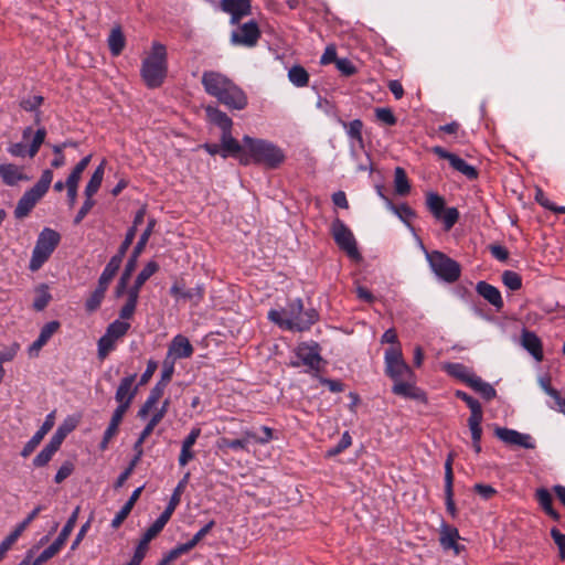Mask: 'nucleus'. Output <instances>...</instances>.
I'll use <instances>...</instances> for the list:
<instances>
[{"mask_svg": "<svg viewBox=\"0 0 565 565\" xmlns=\"http://www.w3.org/2000/svg\"><path fill=\"white\" fill-rule=\"evenodd\" d=\"M105 164H106V160H103L100 162V164L96 168L94 173L92 174L88 183L86 184L85 196H88V199L93 198L94 194L97 193V191L99 190V188L102 185V182L104 179V173H105Z\"/></svg>", "mask_w": 565, "mask_h": 565, "instance_id": "nucleus-31", "label": "nucleus"}, {"mask_svg": "<svg viewBox=\"0 0 565 565\" xmlns=\"http://www.w3.org/2000/svg\"><path fill=\"white\" fill-rule=\"evenodd\" d=\"M135 380L136 374H132L120 381L115 394V399L118 405L130 407L137 392V387H134Z\"/></svg>", "mask_w": 565, "mask_h": 565, "instance_id": "nucleus-21", "label": "nucleus"}, {"mask_svg": "<svg viewBox=\"0 0 565 565\" xmlns=\"http://www.w3.org/2000/svg\"><path fill=\"white\" fill-rule=\"evenodd\" d=\"M337 70L344 76H352L356 73V67L349 58H339L335 61Z\"/></svg>", "mask_w": 565, "mask_h": 565, "instance_id": "nucleus-60", "label": "nucleus"}, {"mask_svg": "<svg viewBox=\"0 0 565 565\" xmlns=\"http://www.w3.org/2000/svg\"><path fill=\"white\" fill-rule=\"evenodd\" d=\"M154 225H156V220L154 218H150L149 222H148V225H147V228L143 231V233L140 235V238L138 241V243L136 244V246L134 247V250L125 266V269L116 285V288H115V297L116 298H120L127 290V286H128V282L131 278V275L132 273L135 271L136 267H137V262H138V257L140 256V254L142 253V250L145 249L148 241H149V237L151 236L152 234V231L154 228Z\"/></svg>", "mask_w": 565, "mask_h": 565, "instance_id": "nucleus-6", "label": "nucleus"}, {"mask_svg": "<svg viewBox=\"0 0 565 565\" xmlns=\"http://www.w3.org/2000/svg\"><path fill=\"white\" fill-rule=\"evenodd\" d=\"M477 292L484 298L490 305H492L497 310H501L503 308V300L501 297V292L499 289L486 281H479L476 286Z\"/></svg>", "mask_w": 565, "mask_h": 565, "instance_id": "nucleus-23", "label": "nucleus"}, {"mask_svg": "<svg viewBox=\"0 0 565 565\" xmlns=\"http://www.w3.org/2000/svg\"><path fill=\"white\" fill-rule=\"evenodd\" d=\"M189 478H190V473L186 472L184 475V477L182 478V480H180V482L175 487V489L170 498V501H169V504H171L172 507L177 508L179 505L180 500H181V494L184 491V488L189 481Z\"/></svg>", "mask_w": 565, "mask_h": 565, "instance_id": "nucleus-56", "label": "nucleus"}, {"mask_svg": "<svg viewBox=\"0 0 565 565\" xmlns=\"http://www.w3.org/2000/svg\"><path fill=\"white\" fill-rule=\"evenodd\" d=\"M54 451H52L49 447L45 446L33 459V465L35 467L46 466L54 456Z\"/></svg>", "mask_w": 565, "mask_h": 565, "instance_id": "nucleus-61", "label": "nucleus"}, {"mask_svg": "<svg viewBox=\"0 0 565 565\" xmlns=\"http://www.w3.org/2000/svg\"><path fill=\"white\" fill-rule=\"evenodd\" d=\"M194 352L193 345L189 339L182 334H177L168 347L166 358L177 361L179 359H189Z\"/></svg>", "mask_w": 565, "mask_h": 565, "instance_id": "nucleus-19", "label": "nucleus"}, {"mask_svg": "<svg viewBox=\"0 0 565 565\" xmlns=\"http://www.w3.org/2000/svg\"><path fill=\"white\" fill-rule=\"evenodd\" d=\"M503 284L511 290H519L522 287L521 276L512 270H505L502 274Z\"/></svg>", "mask_w": 565, "mask_h": 565, "instance_id": "nucleus-48", "label": "nucleus"}, {"mask_svg": "<svg viewBox=\"0 0 565 565\" xmlns=\"http://www.w3.org/2000/svg\"><path fill=\"white\" fill-rule=\"evenodd\" d=\"M43 510L42 505L35 507L29 515L17 525V527L0 543V561L4 557L6 553L15 543L20 535L25 531L30 523L40 514Z\"/></svg>", "mask_w": 565, "mask_h": 565, "instance_id": "nucleus-16", "label": "nucleus"}, {"mask_svg": "<svg viewBox=\"0 0 565 565\" xmlns=\"http://www.w3.org/2000/svg\"><path fill=\"white\" fill-rule=\"evenodd\" d=\"M288 78L297 87H305L309 83V74L305 67L300 65H294L288 71Z\"/></svg>", "mask_w": 565, "mask_h": 565, "instance_id": "nucleus-37", "label": "nucleus"}, {"mask_svg": "<svg viewBox=\"0 0 565 565\" xmlns=\"http://www.w3.org/2000/svg\"><path fill=\"white\" fill-rule=\"evenodd\" d=\"M494 435L509 446H518L524 449H534L535 441L530 434H523L507 427H497Z\"/></svg>", "mask_w": 565, "mask_h": 565, "instance_id": "nucleus-15", "label": "nucleus"}, {"mask_svg": "<svg viewBox=\"0 0 565 565\" xmlns=\"http://www.w3.org/2000/svg\"><path fill=\"white\" fill-rule=\"evenodd\" d=\"M426 205L436 218H441V212L445 210V200L437 193L429 192L426 195Z\"/></svg>", "mask_w": 565, "mask_h": 565, "instance_id": "nucleus-35", "label": "nucleus"}, {"mask_svg": "<svg viewBox=\"0 0 565 565\" xmlns=\"http://www.w3.org/2000/svg\"><path fill=\"white\" fill-rule=\"evenodd\" d=\"M159 269V265L151 260L149 262L142 270L138 274L135 284L137 287H142V285Z\"/></svg>", "mask_w": 565, "mask_h": 565, "instance_id": "nucleus-45", "label": "nucleus"}, {"mask_svg": "<svg viewBox=\"0 0 565 565\" xmlns=\"http://www.w3.org/2000/svg\"><path fill=\"white\" fill-rule=\"evenodd\" d=\"M201 83L210 96L215 97L230 109L243 110L247 106L245 92L226 75L216 71L202 74Z\"/></svg>", "mask_w": 565, "mask_h": 565, "instance_id": "nucleus-1", "label": "nucleus"}, {"mask_svg": "<svg viewBox=\"0 0 565 565\" xmlns=\"http://www.w3.org/2000/svg\"><path fill=\"white\" fill-rule=\"evenodd\" d=\"M535 498L540 504V507L544 510V512L551 516L553 520L558 521L561 515L553 508V498L550 491L545 488H540L535 492Z\"/></svg>", "mask_w": 565, "mask_h": 565, "instance_id": "nucleus-29", "label": "nucleus"}, {"mask_svg": "<svg viewBox=\"0 0 565 565\" xmlns=\"http://www.w3.org/2000/svg\"><path fill=\"white\" fill-rule=\"evenodd\" d=\"M298 361L291 362V365L298 367L307 366L309 370L318 371L322 358L320 355V347L316 342H301L295 350Z\"/></svg>", "mask_w": 565, "mask_h": 565, "instance_id": "nucleus-13", "label": "nucleus"}, {"mask_svg": "<svg viewBox=\"0 0 565 565\" xmlns=\"http://www.w3.org/2000/svg\"><path fill=\"white\" fill-rule=\"evenodd\" d=\"M44 98L40 95H35L32 97L23 98L20 102V107L24 109L25 111H35V122H40V111L39 107L43 104Z\"/></svg>", "mask_w": 565, "mask_h": 565, "instance_id": "nucleus-41", "label": "nucleus"}, {"mask_svg": "<svg viewBox=\"0 0 565 565\" xmlns=\"http://www.w3.org/2000/svg\"><path fill=\"white\" fill-rule=\"evenodd\" d=\"M362 128L363 122L360 119L352 120L348 127V135L352 139H355L361 146L363 145Z\"/></svg>", "mask_w": 565, "mask_h": 565, "instance_id": "nucleus-59", "label": "nucleus"}, {"mask_svg": "<svg viewBox=\"0 0 565 565\" xmlns=\"http://www.w3.org/2000/svg\"><path fill=\"white\" fill-rule=\"evenodd\" d=\"M167 72V49L163 44L153 42L150 54L142 61V79L149 88H157L162 85Z\"/></svg>", "mask_w": 565, "mask_h": 565, "instance_id": "nucleus-4", "label": "nucleus"}, {"mask_svg": "<svg viewBox=\"0 0 565 565\" xmlns=\"http://www.w3.org/2000/svg\"><path fill=\"white\" fill-rule=\"evenodd\" d=\"M92 159V154H88L84 157L72 170L70 175L67 177L66 181L73 182V183H79L81 178L87 166L89 164Z\"/></svg>", "mask_w": 565, "mask_h": 565, "instance_id": "nucleus-46", "label": "nucleus"}, {"mask_svg": "<svg viewBox=\"0 0 565 565\" xmlns=\"http://www.w3.org/2000/svg\"><path fill=\"white\" fill-rule=\"evenodd\" d=\"M387 207L393 211L403 222L408 223V221L415 217V212L407 205H394L390 199H385Z\"/></svg>", "mask_w": 565, "mask_h": 565, "instance_id": "nucleus-42", "label": "nucleus"}, {"mask_svg": "<svg viewBox=\"0 0 565 565\" xmlns=\"http://www.w3.org/2000/svg\"><path fill=\"white\" fill-rule=\"evenodd\" d=\"M539 384L541 388L553 398L555 405H551L552 408L559 413H564L565 411V397L563 398L557 390L552 387L551 377L550 376H541L539 379Z\"/></svg>", "mask_w": 565, "mask_h": 565, "instance_id": "nucleus-28", "label": "nucleus"}, {"mask_svg": "<svg viewBox=\"0 0 565 565\" xmlns=\"http://www.w3.org/2000/svg\"><path fill=\"white\" fill-rule=\"evenodd\" d=\"M204 298V286L196 285L194 288L185 290L182 294V299L191 301L194 306H198Z\"/></svg>", "mask_w": 565, "mask_h": 565, "instance_id": "nucleus-50", "label": "nucleus"}, {"mask_svg": "<svg viewBox=\"0 0 565 565\" xmlns=\"http://www.w3.org/2000/svg\"><path fill=\"white\" fill-rule=\"evenodd\" d=\"M260 431H265V436H258V434L246 429L243 431L242 440H246V447L248 446V443L250 440H254L255 443L265 445L268 444L273 439V429L268 426H263L260 428Z\"/></svg>", "mask_w": 565, "mask_h": 565, "instance_id": "nucleus-38", "label": "nucleus"}, {"mask_svg": "<svg viewBox=\"0 0 565 565\" xmlns=\"http://www.w3.org/2000/svg\"><path fill=\"white\" fill-rule=\"evenodd\" d=\"M246 153L241 158V164H260L266 169H277L286 160L285 151L267 139L244 136L242 139Z\"/></svg>", "mask_w": 565, "mask_h": 565, "instance_id": "nucleus-2", "label": "nucleus"}, {"mask_svg": "<svg viewBox=\"0 0 565 565\" xmlns=\"http://www.w3.org/2000/svg\"><path fill=\"white\" fill-rule=\"evenodd\" d=\"M174 363L175 362L171 359L164 358L162 363L161 379L159 381L161 384L168 385L171 381L174 372Z\"/></svg>", "mask_w": 565, "mask_h": 565, "instance_id": "nucleus-57", "label": "nucleus"}, {"mask_svg": "<svg viewBox=\"0 0 565 565\" xmlns=\"http://www.w3.org/2000/svg\"><path fill=\"white\" fill-rule=\"evenodd\" d=\"M94 204H95V201L93 200V198L88 199V196H86L85 202L83 203V205L81 206V209L78 210V212L74 218L75 225H78L85 218V216L93 209Z\"/></svg>", "mask_w": 565, "mask_h": 565, "instance_id": "nucleus-63", "label": "nucleus"}, {"mask_svg": "<svg viewBox=\"0 0 565 565\" xmlns=\"http://www.w3.org/2000/svg\"><path fill=\"white\" fill-rule=\"evenodd\" d=\"M166 386L167 385H163L160 382L154 385L146 402L138 411V417L146 418L148 416V414L156 407L159 399L162 397Z\"/></svg>", "mask_w": 565, "mask_h": 565, "instance_id": "nucleus-26", "label": "nucleus"}, {"mask_svg": "<svg viewBox=\"0 0 565 565\" xmlns=\"http://www.w3.org/2000/svg\"><path fill=\"white\" fill-rule=\"evenodd\" d=\"M118 267H116L114 264L107 263L106 267L104 268L99 279H98V287L107 290L110 281L115 277L116 273L118 271Z\"/></svg>", "mask_w": 565, "mask_h": 565, "instance_id": "nucleus-47", "label": "nucleus"}, {"mask_svg": "<svg viewBox=\"0 0 565 565\" xmlns=\"http://www.w3.org/2000/svg\"><path fill=\"white\" fill-rule=\"evenodd\" d=\"M221 157L227 158V157H235L241 162V158L243 154L246 153V147L243 143V146L236 140L233 136L231 130L226 132H222L221 136Z\"/></svg>", "mask_w": 565, "mask_h": 565, "instance_id": "nucleus-22", "label": "nucleus"}, {"mask_svg": "<svg viewBox=\"0 0 565 565\" xmlns=\"http://www.w3.org/2000/svg\"><path fill=\"white\" fill-rule=\"evenodd\" d=\"M460 539L457 527L441 523L439 542L444 550H452L456 555H459L463 550L462 545L458 544Z\"/></svg>", "mask_w": 565, "mask_h": 565, "instance_id": "nucleus-20", "label": "nucleus"}, {"mask_svg": "<svg viewBox=\"0 0 565 565\" xmlns=\"http://www.w3.org/2000/svg\"><path fill=\"white\" fill-rule=\"evenodd\" d=\"M129 329L130 323L127 321L115 320L108 324L105 334L97 342L98 359L105 360L115 350L117 342L127 334Z\"/></svg>", "mask_w": 565, "mask_h": 565, "instance_id": "nucleus-10", "label": "nucleus"}, {"mask_svg": "<svg viewBox=\"0 0 565 565\" xmlns=\"http://www.w3.org/2000/svg\"><path fill=\"white\" fill-rule=\"evenodd\" d=\"M131 510H132V508H131L130 503H125L124 507L117 512V514L115 515V518L111 521L113 529H118L124 523V521L128 518Z\"/></svg>", "mask_w": 565, "mask_h": 565, "instance_id": "nucleus-62", "label": "nucleus"}, {"mask_svg": "<svg viewBox=\"0 0 565 565\" xmlns=\"http://www.w3.org/2000/svg\"><path fill=\"white\" fill-rule=\"evenodd\" d=\"M43 438H44V436L38 430L32 436V438L24 445V447L21 451V456L24 458L29 457L35 450V448L41 444Z\"/></svg>", "mask_w": 565, "mask_h": 565, "instance_id": "nucleus-58", "label": "nucleus"}, {"mask_svg": "<svg viewBox=\"0 0 565 565\" xmlns=\"http://www.w3.org/2000/svg\"><path fill=\"white\" fill-rule=\"evenodd\" d=\"M394 183H395V191L399 195H406L411 190V185H409L406 172L401 167H397L395 169Z\"/></svg>", "mask_w": 565, "mask_h": 565, "instance_id": "nucleus-40", "label": "nucleus"}, {"mask_svg": "<svg viewBox=\"0 0 565 565\" xmlns=\"http://www.w3.org/2000/svg\"><path fill=\"white\" fill-rule=\"evenodd\" d=\"M142 456V451L139 450L138 454L134 457L129 466L119 475L117 481H116V488H120L124 486V483L127 481V479L132 473L135 467L137 466L138 461L140 460Z\"/></svg>", "mask_w": 565, "mask_h": 565, "instance_id": "nucleus-53", "label": "nucleus"}, {"mask_svg": "<svg viewBox=\"0 0 565 565\" xmlns=\"http://www.w3.org/2000/svg\"><path fill=\"white\" fill-rule=\"evenodd\" d=\"M385 373L394 382L412 380L413 371L403 359L401 347H391L385 351Z\"/></svg>", "mask_w": 565, "mask_h": 565, "instance_id": "nucleus-11", "label": "nucleus"}, {"mask_svg": "<svg viewBox=\"0 0 565 565\" xmlns=\"http://www.w3.org/2000/svg\"><path fill=\"white\" fill-rule=\"evenodd\" d=\"M331 233L337 245L353 259L360 258L356 241L350 228L340 220L335 218L331 225Z\"/></svg>", "mask_w": 565, "mask_h": 565, "instance_id": "nucleus-12", "label": "nucleus"}, {"mask_svg": "<svg viewBox=\"0 0 565 565\" xmlns=\"http://www.w3.org/2000/svg\"><path fill=\"white\" fill-rule=\"evenodd\" d=\"M206 114L209 119L222 129V132H226L232 129L233 121L224 111L214 107H207Z\"/></svg>", "mask_w": 565, "mask_h": 565, "instance_id": "nucleus-32", "label": "nucleus"}, {"mask_svg": "<svg viewBox=\"0 0 565 565\" xmlns=\"http://www.w3.org/2000/svg\"><path fill=\"white\" fill-rule=\"evenodd\" d=\"M376 119L385 125L394 126L396 124V117L391 108L382 107L375 109Z\"/></svg>", "mask_w": 565, "mask_h": 565, "instance_id": "nucleus-55", "label": "nucleus"}, {"mask_svg": "<svg viewBox=\"0 0 565 565\" xmlns=\"http://www.w3.org/2000/svg\"><path fill=\"white\" fill-rule=\"evenodd\" d=\"M31 136L32 140L29 146H26L24 142L9 143L7 148L8 153L14 158L29 157L30 159H33L45 141L46 130L44 127H41L33 134L32 127H25L22 130V139L28 140Z\"/></svg>", "mask_w": 565, "mask_h": 565, "instance_id": "nucleus-9", "label": "nucleus"}, {"mask_svg": "<svg viewBox=\"0 0 565 565\" xmlns=\"http://www.w3.org/2000/svg\"><path fill=\"white\" fill-rule=\"evenodd\" d=\"M0 178L3 184L8 186H15L20 182H28L31 178L25 173L23 166L14 163H0Z\"/></svg>", "mask_w": 565, "mask_h": 565, "instance_id": "nucleus-17", "label": "nucleus"}, {"mask_svg": "<svg viewBox=\"0 0 565 565\" xmlns=\"http://www.w3.org/2000/svg\"><path fill=\"white\" fill-rule=\"evenodd\" d=\"M53 180L51 169L42 171L39 181L26 190L17 203L14 216L18 220L26 217L36 203L46 194Z\"/></svg>", "mask_w": 565, "mask_h": 565, "instance_id": "nucleus-5", "label": "nucleus"}, {"mask_svg": "<svg viewBox=\"0 0 565 565\" xmlns=\"http://www.w3.org/2000/svg\"><path fill=\"white\" fill-rule=\"evenodd\" d=\"M72 143H68V142H63L61 145H54L52 147V150L55 154V158L51 161V167L52 168H55V169H58L63 166H65L66 163V160H65V156L63 153V150L67 147V146H71Z\"/></svg>", "mask_w": 565, "mask_h": 565, "instance_id": "nucleus-52", "label": "nucleus"}, {"mask_svg": "<svg viewBox=\"0 0 565 565\" xmlns=\"http://www.w3.org/2000/svg\"><path fill=\"white\" fill-rule=\"evenodd\" d=\"M551 536L559 550L561 559H565V534L559 532L556 527L551 530Z\"/></svg>", "mask_w": 565, "mask_h": 565, "instance_id": "nucleus-64", "label": "nucleus"}, {"mask_svg": "<svg viewBox=\"0 0 565 565\" xmlns=\"http://www.w3.org/2000/svg\"><path fill=\"white\" fill-rule=\"evenodd\" d=\"M523 348L537 361L543 360V348L541 339L531 331L524 330L521 337Z\"/></svg>", "mask_w": 565, "mask_h": 565, "instance_id": "nucleus-24", "label": "nucleus"}, {"mask_svg": "<svg viewBox=\"0 0 565 565\" xmlns=\"http://www.w3.org/2000/svg\"><path fill=\"white\" fill-rule=\"evenodd\" d=\"M78 514H79V507H76L75 510L73 511V513L71 514V516L68 518L67 522L63 526L62 531L60 532L57 537L60 540H62L64 543L67 541L70 534L72 533V531L76 524Z\"/></svg>", "mask_w": 565, "mask_h": 565, "instance_id": "nucleus-49", "label": "nucleus"}, {"mask_svg": "<svg viewBox=\"0 0 565 565\" xmlns=\"http://www.w3.org/2000/svg\"><path fill=\"white\" fill-rule=\"evenodd\" d=\"M455 395L459 399L463 401L467 404V406L470 408L471 414L468 418V425L476 424V423H482L483 413H482L481 404L476 398H473L472 396L467 394L466 392L457 391L455 393Z\"/></svg>", "mask_w": 565, "mask_h": 565, "instance_id": "nucleus-25", "label": "nucleus"}, {"mask_svg": "<svg viewBox=\"0 0 565 565\" xmlns=\"http://www.w3.org/2000/svg\"><path fill=\"white\" fill-rule=\"evenodd\" d=\"M126 45L125 35L120 29V26H116L111 29L110 34L108 36V46L114 56H118Z\"/></svg>", "mask_w": 565, "mask_h": 565, "instance_id": "nucleus-33", "label": "nucleus"}, {"mask_svg": "<svg viewBox=\"0 0 565 565\" xmlns=\"http://www.w3.org/2000/svg\"><path fill=\"white\" fill-rule=\"evenodd\" d=\"M394 394L403 397L419 399L423 397V392L417 388L411 380H399L394 382L392 387Z\"/></svg>", "mask_w": 565, "mask_h": 565, "instance_id": "nucleus-27", "label": "nucleus"}, {"mask_svg": "<svg viewBox=\"0 0 565 565\" xmlns=\"http://www.w3.org/2000/svg\"><path fill=\"white\" fill-rule=\"evenodd\" d=\"M469 429L471 433L472 447L476 454L481 452V437H482V427L481 423L469 424Z\"/></svg>", "mask_w": 565, "mask_h": 565, "instance_id": "nucleus-54", "label": "nucleus"}, {"mask_svg": "<svg viewBox=\"0 0 565 565\" xmlns=\"http://www.w3.org/2000/svg\"><path fill=\"white\" fill-rule=\"evenodd\" d=\"M444 369L449 375L459 379L467 385L469 383V379H472L475 375V373L469 367L461 363H448Z\"/></svg>", "mask_w": 565, "mask_h": 565, "instance_id": "nucleus-34", "label": "nucleus"}, {"mask_svg": "<svg viewBox=\"0 0 565 565\" xmlns=\"http://www.w3.org/2000/svg\"><path fill=\"white\" fill-rule=\"evenodd\" d=\"M468 386L479 393L487 401L494 398L497 395L494 387L476 374L472 379H469Z\"/></svg>", "mask_w": 565, "mask_h": 565, "instance_id": "nucleus-30", "label": "nucleus"}, {"mask_svg": "<svg viewBox=\"0 0 565 565\" xmlns=\"http://www.w3.org/2000/svg\"><path fill=\"white\" fill-rule=\"evenodd\" d=\"M216 447L220 450H246V440L238 439H230L226 437H221L216 441Z\"/></svg>", "mask_w": 565, "mask_h": 565, "instance_id": "nucleus-43", "label": "nucleus"}, {"mask_svg": "<svg viewBox=\"0 0 565 565\" xmlns=\"http://www.w3.org/2000/svg\"><path fill=\"white\" fill-rule=\"evenodd\" d=\"M260 38L258 24L255 21H248L238 25L231 34V43L245 47H253Z\"/></svg>", "mask_w": 565, "mask_h": 565, "instance_id": "nucleus-14", "label": "nucleus"}, {"mask_svg": "<svg viewBox=\"0 0 565 565\" xmlns=\"http://www.w3.org/2000/svg\"><path fill=\"white\" fill-rule=\"evenodd\" d=\"M426 259L434 274L441 280L452 284L461 275V267L458 262L448 257L439 250L426 252Z\"/></svg>", "mask_w": 565, "mask_h": 565, "instance_id": "nucleus-7", "label": "nucleus"}, {"mask_svg": "<svg viewBox=\"0 0 565 565\" xmlns=\"http://www.w3.org/2000/svg\"><path fill=\"white\" fill-rule=\"evenodd\" d=\"M35 294L36 296L33 301V308L36 311H42L43 309L46 308V306L52 299V296L49 292V287L46 285H41L40 287L36 288Z\"/></svg>", "mask_w": 565, "mask_h": 565, "instance_id": "nucleus-39", "label": "nucleus"}, {"mask_svg": "<svg viewBox=\"0 0 565 565\" xmlns=\"http://www.w3.org/2000/svg\"><path fill=\"white\" fill-rule=\"evenodd\" d=\"M459 212L456 207H448L441 212V221L445 231H449L458 221Z\"/></svg>", "mask_w": 565, "mask_h": 565, "instance_id": "nucleus-51", "label": "nucleus"}, {"mask_svg": "<svg viewBox=\"0 0 565 565\" xmlns=\"http://www.w3.org/2000/svg\"><path fill=\"white\" fill-rule=\"evenodd\" d=\"M105 294H106V290L97 286L96 289L93 291V294L87 298V300L85 302L86 310L88 312L96 311L100 307V303H102L103 299L105 298Z\"/></svg>", "mask_w": 565, "mask_h": 565, "instance_id": "nucleus-44", "label": "nucleus"}, {"mask_svg": "<svg viewBox=\"0 0 565 565\" xmlns=\"http://www.w3.org/2000/svg\"><path fill=\"white\" fill-rule=\"evenodd\" d=\"M221 9L231 15V23L238 22L246 15L250 14V0H221Z\"/></svg>", "mask_w": 565, "mask_h": 565, "instance_id": "nucleus-18", "label": "nucleus"}, {"mask_svg": "<svg viewBox=\"0 0 565 565\" xmlns=\"http://www.w3.org/2000/svg\"><path fill=\"white\" fill-rule=\"evenodd\" d=\"M60 239V234L54 230L44 228L40 233L29 265L32 271L38 270L49 259Z\"/></svg>", "mask_w": 565, "mask_h": 565, "instance_id": "nucleus-8", "label": "nucleus"}, {"mask_svg": "<svg viewBox=\"0 0 565 565\" xmlns=\"http://www.w3.org/2000/svg\"><path fill=\"white\" fill-rule=\"evenodd\" d=\"M450 166L458 172L462 173L465 177H467L469 180H475L478 178V171L477 169L467 163L463 159L456 156L452 158Z\"/></svg>", "mask_w": 565, "mask_h": 565, "instance_id": "nucleus-36", "label": "nucleus"}, {"mask_svg": "<svg viewBox=\"0 0 565 565\" xmlns=\"http://www.w3.org/2000/svg\"><path fill=\"white\" fill-rule=\"evenodd\" d=\"M268 319L281 329L305 331L317 321L318 315L313 309L305 311L302 300L296 299L290 301L288 306L281 310H270L268 312Z\"/></svg>", "mask_w": 565, "mask_h": 565, "instance_id": "nucleus-3", "label": "nucleus"}]
</instances>
